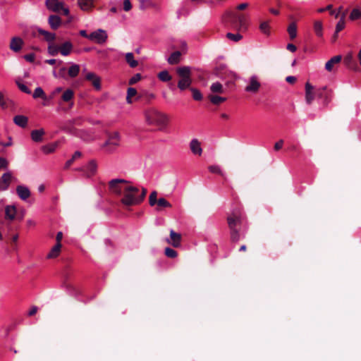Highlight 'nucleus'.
Returning a JSON list of instances; mask_svg holds the SVG:
<instances>
[{
	"label": "nucleus",
	"mask_w": 361,
	"mask_h": 361,
	"mask_svg": "<svg viewBox=\"0 0 361 361\" xmlns=\"http://www.w3.org/2000/svg\"><path fill=\"white\" fill-rule=\"evenodd\" d=\"M111 192L121 197V203L124 208L140 204L145 198L147 189L134 186L125 179L116 178L109 182Z\"/></svg>",
	"instance_id": "1"
},
{
	"label": "nucleus",
	"mask_w": 361,
	"mask_h": 361,
	"mask_svg": "<svg viewBox=\"0 0 361 361\" xmlns=\"http://www.w3.org/2000/svg\"><path fill=\"white\" fill-rule=\"evenodd\" d=\"M226 26L238 31L246 30V16L243 13H238L233 11H226L222 18Z\"/></svg>",
	"instance_id": "2"
},
{
	"label": "nucleus",
	"mask_w": 361,
	"mask_h": 361,
	"mask_svg": "<svg viewBox=\"0 0 361 361\" xmlns=\"http://www.w3.org/2000/svg\"><path fill=\"white\" fill-rule=\"evenodd\" d=\"M145 121L149 125L163 128L166 126L168 118L166 114L155 109H149L145 111Z\"/></svg>",
	"instance_id": "3"
},
{
	"label": "nucleus",
	"mask_w": 361,
	"mask_h": 361,
	"mask_svg": "<svg viewBox=\"0 0 361 361\" xmlns=\"http://www.w3.org/2000/svg\"><path fill=\"white\" fill-rule=\"evenodd\" d=\"M176 73L180 78L178 82V87L182 91L190 88L192 82L190 68L189 66L178 67L176 69Z\"/></svg>",
	"instance_id": "4"
},
{
	"label": "nucleus",
	"mask_w": 361,
	"mask_h": 361,
	"mask_svg": "<svg viewBox=\"0 0 361 361\" xmlns=\"http://www.w3.org/2000/svg\"><path fill=\"white\" fill-rule=\"evenodd\" d=\"M158 192L156 190L152 191L149 196V204L151 207L157 205L156 210L161 211L164 208H171V204L164 197L157 199Z\"/></svg>",
	"instance_id": "5"
},
{
	"label": "nucleus",
	"mask_w": 361,
	"mask_h": 361,
	"mask_svg": "<svg viewBox=\"0 0 361 361\" xmlns=\"http://www.w3.org/2000/svg\"><path fill=\"white\" fill-rule=\"evenodd\" d=\"M316 94L319 99H322L324 106H326L333 97V90L327 86H323L316 90Z\"/></svg>",
	"instance_id": "6"
},
{
	"label": "nucleus",
	"mask_w": 361,
	"mask_h": 361,
	"mask_svg": "<svg viewBox=\"0 0 361 361\" xmlns=\"http://www.w3.org/2000/svg\"><path fill=\"white\" fill-rule=\"evenodd\" d=\"M108 39L106 31L98 29L89 35V39L99 44H104Z\"/></svg>",
	"instance_id": "7"
},
{
	"label": "nucleus",
	"mask_w": 361,
	"mask_h": 361,
	"mask_svg": "<svg viewBox=\"0 0 361 361\" xmlns=\"http://www.w3.org/2000/svg\"><path fill=\"white\" fill-rule=\"evenodd\" d=\"M119 140L120 137L118 132L109 134L108 140L104 144V147H106L108 151H111L113 149L118 146Z\"/></svg>",
	"instance_id": "8"
},
{
	"label": "nucleus",
	"mask_w": 361,
	"mask_h": 361,
	"mask_svg": "<svg viewBox=\"0 0 361 361\" xmlns=\"http://www.w3.org/2000/svg\"><path fill=\"white\" fill-rule=\"evenodd\" d=\"M261 87L260 82L258 81L257 76L250 77L248 85L245 87V90L248 92L257 93Z\"/></svg>",
	"instance_id": "9"
},
{
	"label": "nucleus",
	"mask_w": 361,
	"mask_h": 361,
	"mask_svg": "<svg viewBox=\"0 0 361 361\" xmlns=\"http://www.w3.org/2000/svg\"><path fill=\"white\" fill-rule=\"evenodd\" d=\"M227 222L230 231L237 230L240 229L241 219L240 216L233 214L232 216H228Z\"/></svg>",
	"instance_id": "10"
},
{
	"label": "nucleus",
	"mask_w": 361,
	"mask_h": 361,
	"mask_svg": "<svg viewBox=\"0 0 361 361\" xmlns=\"http://www.w3.org/2000/svg\"><path fill=\"white\" fill-rule=\"evenodd\" d=\"M343 63L348 68L352 69L355 71H357L359 70L352 52H349L345 56L343 59Z\"/></svg>",
	"instance_id": "11"
},
{
	"label": "nucleus",
	"mask_w": 361,
	"mask_h": 361,
	"mask_svg": "<svg viewBox=\"0 0 361 361\" xmlns=\"http://www.w3.org/2000/svg\"><path fill=\"white\" fill-rule=\"evenodd\" d=\"M85 79L92 83L95 90H99L101 89V78L95 73L92 72L87 73Z\"/></svg>",
	"instance_id": "12"
},
{
	"label": "nucleus",
	"mask_w": 361,
	"mask_h": 361,
	"mask_svg": "<svg viewBox=\"0 0 361 361\" xmlns=\"http://www.w3.org/2000/svg\"><path fill=\"white\" fill-rule=\"evenodd\" d=\"M314 86H312L310 82H306L305 84V101L306 103L309 105L312 104L314 99L316 92H314Z\"/></svg>",
	"instance_id": "13"
},
{
	"label": "nucleus",
	"mask_w": 361,
	"mask_h": 361,
	"mask_svg": "<svg viewBox=\"0 0 361 361\" xmlns=\"http://www.w3.org/2000/svg\"><path fill=\"white\" fill-rule=\"evenodd\" d=\"M74 91L71 89L66 90L61 94V99L62 102L68 103L70 108H72L73 106V98H74Z\"/></svg>",
	"instance_id": "14"
},
{
	"label": "nucleus",
	"mask_w": 361,
	"mask_h": 361,
	"mask_svg": "<svg viewBox=\"0 0 361 361\" xmlns=\"http://www.w3.org/2000/svg\"><path fill=\"white\" fill-rule=\"evenodd\" d=\"M97 165L95 161L91 160L87 165L86 169L83 168H79L77 170L80 171L85 172L87 177L93 176L97 171Z\"/></svg>",
	"instance_id": "15"
},
{
	"label": "nucleus",
	"mask_w": 361,
	"mask_h": 361,
	"mask_svg": "<svg viewBox=\"0 0 361 361\" xmlns=\"http://www.w3.org/2000/svg\"><path fill=\"white\" fill-rule=\"evenodd\" d=\"M23 44V40L20 37H14L11 40L9 47L12 51L18 52L21 50Z\"/></svg>",
	"instance_id": "16"
},
{
	"label": "nucleus",
	"mask_w": 361,
	"mask_h": 361,
	"mask_svg": "<svg viewBox=\"0 0 361 361\" xmlns=\"http://www.w3.org/2000/svg\"><path fill=\"white\" fill-rule=\"evenodd\" d=\"M63 4L59 0H47L46 6L48 9L54 12H60L61 8H63Z\"/></svg>",
	"instance_id": "17"
},
{
	"label": "nucleus",
	"mask_w": 361,
	"mask_h": 361,
	"mask_svg": "<svg viewBox=\"0 0 361 361\" xmlns=\"http://www.w3.org/2000/svg\"><path fill=\"white\" fill-rule=\"evenodd\" d=\"M11 173L10 172H7L3 174L1 178H0V191L6 190L11 181Z\"/></svg>",
	"instance_id": "18"
},
{
	"label": "nucleus",
	"mask_w": 361,
	"mask_h": 361,
	"mask_svg": "<svg viewBox=\"0 0 361 361\" xmlns=\"http://www.w3.org/2000/svg\"><path fill=\"white\" fill-rule=\"evenodd\" d=\"M170 238L171 240H167L168 243L171 244L174 247L180 246L181 235L180 233H176L174 231L171 230L170 231Z\"/></svg>",
	"instance_id": "19"
},
{
	"label": "nucleus",
	"mask_w": 361,
	"mask_h": 361,
	"mask_svg": "<svg viewBox=\"0 0 361 361\" xmlns=\"http://www.w3.org/2000/svg\"><path fill=\"white\" fill-rule=\"evenodd\" d=\"M190 149L191 152L195 155L201 156L202 153L200 142L197 139H192L190 141Z\"/></svg>",
	"instance_id": "20"
},
{
	"label": "nucleus",
	"mask_w": 361,
	"mask_h": 361,
	"mask_svg": "<svg viewBox=\"0 0 361 361\" xmlns=\"http://www.w3.org/2000/svg\"><path fill=\"white\" fill-rule=\"evenodd\" d=\"M94 0H78V4L83 11H90L94 7Z\"/></svg>",
	"instance_id": "21"
},
{
	"label": "nucleus",
	"mask_w": 361,
	"mask_h": 361,
	"mask_svg": "<svg viewBox=\"0 0 361 361\" xmlns=\"http://www.w3.org/2000/svg\"><path fill=\"white\" fill-rule=\"evenodd\" d=\"M48 23L52 30H57L61 25V18L56 15H51L48 18Z\"/></svg>",
	"instance_id": "22"
},
{
	"label": "nucleus",
	"mask_w": 361,
	"mask_h": 361,
	"mask_svg": "<svg viewBox=\"0 0 361 361\" xmlns=\"http://www.w3.org/2000/svg\"><path fill=\"white\" fill-rule=\"evenodd\" d=\"M16 192L19 197L23 200H27L30 197L31 194L29 188L23 185H18L16 188Z\"/></svg>",
	"instance_id": "23"
},
{
	"label": "nucleus",
	"mask_w": 361,
	"mask_h": 361,
	"mask_svg": "<svg viewBox=\"0 0 361 361\" xmlns=\"http://www.w3.org/2000/svg\"><path fill=\"white\" fill-rule=\"evenodd\" d=\"M45 135L44 129L33 130L31 131L30 136L35 142H41L43 140V136Z\"/></svg>",
	"instance_id": "24"
},
{
	"label": "nucleus",
	"mask_w": 361,
	"mask_h": 361,
	"mask_svg": "<svg viewBox=\"0 0 361 361\" xmlns=\"http://www.w3.org/2000/svg\"><path fill=\"white\" fill-rule=\"evenodd\" d=\"M342 60L341 55H337L332 57L325 64V68L327 71L331 72L333 70L334 65L339 63Z\"/></svg>",
	"instance_id": "25"
},
{
	"label": "nucleus",
	"mask_w": 361,
	"mask_h": 361,
	"mask_svg": "<svg viewBox=\"0 0 361 361\" xmlns=\"http://www.w3.org/2000/svg\"><path fill=\"white\" fill-rule=\"evenodd\" d=\"M37 32L39 35H42L44 40L48 42L49 44L54 42L56 39V35L54 33L46 31L42 28H38Z\"/></svg>",
	"instance_id": "26"
},
{
	"label": "nucleus",
	"mask_w": 361,
	"mask_h": 361,
	"mask_svg": "<svg viewBox=\"0 0 361 361\" xmlns=\"http://www.w3.org/2000/svg\"><path fill=\"white\" fill-rule=\"evenodd\" d=\"M59 47V52L63 56H68L73 49V44L71 42H66Z\"/></svg>",
	"instance_id": "27"
},
{
	"label": "nucleus",
	"mask_w": 361,
	"mask_h": 361,
	"mask_svg": "<svg viewBox=\"0 0 361 361\" xmlns=\"http://www.w3.org/2000/svg\"><path fill=\"white\" fill-rule=\"evenodd\" d=\"M313 30L317 37H323V24L321 20H315L313 23Z\"/></svg>",
	"instance_id": "28"
},
{
	"label": "nucleus",
	"mask_w": 361,
	"mask_h": 361,
	"mask_svg": "<svg viewBox=\"0 0 361 361\" xmlns=\"http://www.w3.org/2000/svg\"><path fill=\"white\" fill-rule=\"evenodd\" d=\"M27 117L23 115H17L13 118L14 123L21 128H25L27 125Z\"/></svg>",
	"instance_id": "29"
},
{
	"label": "nucleus",
	"mask_w": 361,
	"mask_h": 361,
	"mask_svg": "<svg viewBox=\"0 0 361 361\" xmlns=\"http://www.w3.org/2000/svg\"><path fill=\"white\" fill-rule=\"evenodd\" d=\"M181 53L179 51L173 52L168 58L167 61L171 65L178 64L180 61Z\"/></svg>",
	"instance_id": "30"
},
{
	"label": "nucleus",
	"mask_w": 361,
	"mask_h": 361,
	"mask_svg": "<svg viewBox=\"0 0 361 361\" xmlns=\"http://www.w3.org/2000/svg\"><path fill=\"white\" fill-rule=\"evenodd\" d=\"M125 59L126 63L131 68H135L138 66L137 61L134 59V55L131 52H128L125 54Z\"/></svg>",
	"instance_id": "31"
},
{
	"label": "nucleus",
	"mask_w": 361,
	"mask_h": 361,
	"mask_svg": "<svg viewBox=\"0 0 361 361\" xmlns=\"http://www.w3.org/2000/svg\"><path fill=\"white\" fill-rule=\"evenodd\" d=\"M61 247H62L61 244H56L52 247V249L49 252V254L47 255V258L48 259H54V258L57 257L59 255L60 252H61Z\"/></svg>",
	"instance_id": "32"
},
{
	"label": "nucleus",
	"mask_w": 361,
	"mask_h": 361,
	"mask_svg": "<svg viewBox=\"0 0 361 361\" xmlns=\"http://www.w3.org/2000/svg\"><path fill=\"white\" fill-rule=\"evenodd\" d=\"M16 209L14 206H6L5 208L6 218L10 220H13L16 216Z\"/></svg>",
	"instance_id": "33"
},
{
	"label": "nucleus",
	"mask_w": 361,
	"mask_h": 361,
	"mask_svg": "<svg viewBox=\"0 0 361 361\" xmlns=\"http://www.w3.org/2000/svg\"><path fill=\"white\" fill-rule=\"evenodd\" d=\"M140 9L145 11L149 8H157V5L151 0H140Z\"/></svg>",
	"instance_id": "34"
},
{
	"label": "nucleus",
	"mask_w": 361,
	"mask_h": 361,
	"mask_svg": "<svg viewBox=\"0 0 361 361\" xmlns=\"http://www.w3.org/2000/svg\"><path fill=\"white\" fill-rule=\"evenodd\" d=\"M290 39H294L297 36V24L295 22H292L288 27L287 30Z\"/></svg>",
	"instance_id": "35"
},
{
	"label": "nucleus",
	"mask_w": 361,
	"mask_h": 361,
	"mask_svg": "<svg viewBox=\"0 0 361 361\" xmlns=\"http://www.w3.org/2000/svg\"><path fill=\"white\" fill-rule=\"evenodd\" d=\"M137 94V92L134 87H128L127 90V95H126V102L128 104H132L133 97H135Z\"/></svg>",
	"instance_id": "36"
},
{
	"label": "nucleus",
	"mask_w": 361,
	"mask_h": 361,
	"mask_svg": "<svg viewBox=\"0 0 361 361\" xmlns=\"http://www.w3.org/2000/svg\"><path fill=\"white\" fill-rule=\"evenodd\" d=\"M208 97H209V99L210 100V102L213 104H215V105H219L221 103H222L226 100V97H222L220 96L213 95V94L209 95Z\"/></svg>",
	"instance_id": "37"
},
{
	"label": "nucleus",
	"mask_w": 361,
	"mask_h": 361,
	"mask_svg": "<svg viewBox=\"0 0 361 361\" xmlns=\"http://www.w3.org/2000/svg\"><path fill=\"white\" fill-rule=\"evenodd\" d=\"M80 72V66L78 64H73L68 69V75L71 78H75Z\"/></svg>",
	"instance_id": "38"
},
{
	"label": "nucleus",
	"mask_w": 361,
	"mask_h": 361,
	"mask_svg": "<svg viewBox=\"0 0 361 361\" xmlns=\"http://www.w3.org/2000/svg\"><path fill=\"white\" fill-rule=\"evenodd\" d=\"M259 30L264 34L269 35L270 33L269 21H262L259 24Z\"/></svg>",
	"instance_id": "39"
},
{
	"label": "nucleus",
	"mask_w": 361,
	"mask_h": 361,
	"mask_svg": "<svg viewBox=\"0 0 361 361\" xmlns=\"http://www.w3.org/2000/svg\"><path fill=\"white\" fill-rule=\"evenodd\" d=\"M32 97L33 98L35 99H37V98H42L44 100H47V97L44 92V90H42V87H37L35 91H34V93L32 94Z\"/></svg>",
	"instance_id": "40"
},
{
	"label": "nucleus",
	"mask_w": 361,
	"mask_h": 361,
	"mask_svg": "<svg viewBox=\"0 0 361 361\" xmlns=\"http://www.w3.org/2000/svg\"><path fill=\"white\" fill-rule=\"evenodd\" d=\"M158 78L162 82H169L172 77L167 71H162L158 73Z\"/></svg>",
	"instance_id": "41"
},
{
	"label": "nucleus",
	"mask_w": 361,
	"mask_h": 361,
	"mask_svg": "<svg viewBox=\"0 0 361 361\" xmlns=\"http://www.w3.org/2000/svg\"><path fill=\"white\" fill-rule=\"evenodd\" d=\"M48 53L53 56H55L59 52V47L55 44L50 43L48 46Z\"/></svg>",
	"instance_id": "42"
},
{
	"label": "nucleus",
	"mask_w": 361,
	"mask_h": 361,
	"mask_svg": "<svg viewBox=\"0 0 361 361\" xmlns=\"http://www.w3.org/2000/svg\"><path fill=\"white\" fill-rule=\"evenodd\" d=\"M56 147H57L56 143H51L49 145L42 146V150L45 154H49V153L54 152L55 151Z\"/></svg>",
	"instance_id": "43"
},
{
	"label": "nucleus",
	"mask_w": 361,
	"mask_h": 361,
	"mask_svg": "<svg viewBox=\"0 0 361 361\" xmlns=\"http://www.w3.org/2000/svg\"><path fill=\"white\" fill-rule=\"evenodd\" d=\"M210 90L214 93H223V86L220 82H214L211 85Z\"/></svg>",
	"instance_id": "44"
},
{
	"label": "nucleus",
	"mask_w": 361,
	"mask_h": 361,
	"mask_svg": "<svg viewBox=\"0 0 361 361\" xmlns=\"http://www.w3.org/2000/svg\"><path fill=\"white\" fill-rule=\"evenodd\" d=\"M230 238L233 243L238 242L240 238V229L230 231Z\"/></svg>",
	"instance_id": "45"
},
{
	"label": "nucleus",
	"mask_w": 361,
	"mask_h": 361,
	"mask_svg": "<svg viewBox=\"0 0 361 361\" xmlns=\"http://www.w3.org/2000/svg\"><path fill=\"white\" fill-rule=\"evenodd\" d=\"M192 93V98L196 101H201L202 99V94L200 90L196 88H190Z\"/></svg>",
	"instance_id": "46"
},
{
	"label": "nucleus",
	"mask_w": 361,
	"mask_h": 361,
	"mask_svg": "<svg viewBox=\"0 0 361 361\" xmlns=\"http://www.w3.org/2000/svg\"><path fill=\"white\" fill-rule=\"evenodd\" d=\"M361 18V11L357 8H354L350 14V19L355 20Z\"/></svg>",
	"instance_id": "47"
},
{
	"label": "nucleus",
	"mask_w": 361,
	"mask_h": 361,
	"mask_svg": "<svg viewBox=\"0 0 361 361\" xmlns=\"http://www.w3.org/2000/svg\"><path fill=\"white\" fill-rule=\"evenodd\" d=\"M16 83L18 85V88L23 92L26 94H31V90L23 83H22L20 80H16Z\"/></svg>",
	"instance_id": "48"
},
{
	"label": "nucleus",
	"mask_w": 361,
	"mask_h": 361,
	"mask_svg": "<svg viewBox=\"0 0 361 361\" xmlns=\"http://www.w3.org/2000/svg\"><path fill=\"white\" fill-rule=\"evenodd\" d=\"M208 169L211 173H216L221 176H224V173L222 172L221 168L219 166L212 165L208 167Z\"/></svg>",
	"instance_id": "49"
},
{
	"label": "nucleus",
	"mask_w": 361,
	"mask_h": 361,
	"mask_svg": "<svg viewBox=\"0 0 361 361\" xmlns=\"http://www.w3.org/2000/svg\"><path fill=\"white\" fill-rule=\"evenodd\" d=\"M226 79V85L227 86H231L233 84L234 80L235 79V75L233 73H227V78Z\"/></svg>",
	"instance_id": "50"
},
{
	"label": "nucleus",
	"mask_w": 361,
	"mask_h": 361,
	"mask_svg": "<svg viewBox=\"0 0 361 361\" xmlns=\"http://www.w3.org/2000/svg\"><path fill=\"white\" fill-rule=\"evenodd\" d=\"M164 254L169 258H175L178 255L177 252L171 247H166L165 249Z\"/></svg>",
	"instance_id": "51"
},
{
	"label": "nucleus",
	"mask_w": 361,
	"mask_h": 361,
	"mask_svg": "<svg viewBox=\"0 0 361 361\" xmlns=\"http://www.w3.org/2000/svg\"><path fill=\"white\" fill-rule=\"evenodd\" d=\"M226 37L233 42H238L239 40H240L242 39L243 36L239 33L233 34L231 32H228L226 34Z\"/></svg>",
	"instance_id": "52"
},
{
	"label": "nucleus",
	"mask_w": 361,
	"mask_h": 361,
	"mask_svg": "<svg viewBox=\"0 0 361 361\" xmlns=\"http://www.w3.org/2000/svg\"><path fill=\"white\" fill-rule=\"evenodd\" d=\"M345 20H344V15L341 17L340 20L337 23L336 26V32H341L343 29L345 27Z\"/></svg>",
	"instance_id": "53"
},
{
	"label": "nucleus",
	"mask_w": 361,
	"mask_h": 361,
	"mask_svg": "<svg viewBox=\"0 0 361 361\" xmlns=\"http://www.w3.org/2000/svg\"><path fill=\"white\" fill-rule=\"evenodd\" d=\"M141 78H142L141 74L136 73L129 80L128 84L130 85H133L137 83V82H139L141 80Z\"/></svg>",
	"instance_id": "54"
},
{
	"label": "nucleus",
	"mask_w": 361,
	"mask_h": 361,
	"mask_svg": "<svg viewBox=\"0 0 361 361\" xmlns=\"http://www.w3.org/2000/svg\"><path fill=\"white\" fill-rule=\"evenodd\" d=\"M146 102H150L152 99L155 98V94L154 93L146 92L142 96Z\"/></svg>",
	"instance_id": "55"
},
{
	"label": "nucleus",
	"mask_w": 361,
	"mask_h": 361,
	"mask_svg": "<svg viewBox=\"0 0 361 361\" xmlns=\"http://www.w3.org/2000/svg\"><path fill=\"white\" fill-rule=\"evenodd\" d=\"M132 8L130 0H123V9L125 11H129Z\"/></svg>",
	"instance_id": "56"
},
{
	"label": "nucleus",
	"mask_w": 361,
	"mask_h": 361,
	"mask_svg": "<svg viewBox=\"0 0 361 361\" xmlns=\"http://www.w3.org/2000/svg\"><path fill=\"white\" fill-rule=\"evenodd\" d=\"M24 59L30 63H33L35 59V55L32 53L24 56Z\"/></svg>",
	"instance_id": "57"
},
{
	"label": "nucleus",
	"mask_w": 361,
	"mask_h": 361,
	"mask_svg": "<svg viewBox=\"0 0 361 361\" xmlns=\"http://www.w3.org/2000/svg\"><path fill=\"white\" fill-rule=\"evenodd\" d=\"M8 161L3 158L0 157V169H6L8 166Z\"/></svg>",
	"instance_id": "58"
},
{
	"label": "nucleus",
	"mask_w": 361,
	"mask_h": 361,
	"mask_svg": "<svg viewBox=\"0 0 361 361\" xmlns=\"http://www.w3.org/2000/svg\"><path fill=\"white\" fill-rule=\"evenodd\" d=\"M283 145V140H279L278 142H276L275 143V145H274V149L276 151H279V150H280L282 148Z\"/></svg>",
	"instance_id": "59"
},
{
	"label": "nucleus",
	"mask_w": 361,
	"mask_h": 361,
	"mask_svg": "<svg viewBox=\"0 0 361 361\" xmlns=\"http://www.w3.org/2000/svg\"><path fill=\"white\" fill-rule=\"evenodd\" d=\"M45 63H48L49 65H54L56 63H58V65H61L63 63V61H57L56 59H47V60H45Z\"/></svg>",
	"instance_id": "60"
},
{
	"label": "nucleus",
	"mask_w": 361,
	"mask_h": 361,
	"mask_svg": "<svg viewBox=\"0 0 361 361\" xmlns=\"http://www.w3.org/2000/svg\"><path fill=\"white\" fill-rule=\"evenodd\" d=\"M0 106L3 108H6L7 106L6 103L4 100V94L0 92Z\"/></svg>",
	"instance_id": "61"
},
{
	"label": "nucleus",
	"mask_w": 361,
	"mask_h": 361,
	"mask_svg": "<svg viewBox=\"0 0 361 361\" xmlns=\"http://www.w3.org/2000/svg\"><path fill=\"white\" fill-rule=\"evenodd\" d=\"M62 238H63V233L61 231L58 232L56 234V244H61V241Z\"/></svg>",
	"instance_id": "62"
},
{
	"label": "nucleus",
	"mask_w": 361,
	"mask_h": 361,
	"mask_svg": "<svg viewBox=\"0 0 361 361\" xmlns=\"http://www.w3.org/2000/svg\"><path fill=\"white\" fill-rule=\"evenodd\" d=\"M287 49L290 51L291 52H295L297 49V47L293 44H288L287 45Z\"/></svg>",
	"instance_id": "63"
},
{
	"label": "nucleus",
	"mask_w": 361,
	"mask_h": 361,
	"mask_svg": "<svg viewBox=\"0 0 361 361\" xmlns=\"http://www.w3.org/2000/svg\"><path fill=\"white\" fill-rule=\"evenodd\" d=\"M286 80L288 83L293 84L296 81V78L294 76H288V77H286Z\"/></svg>",
	"instance_id": "64"
}]
</instances>
